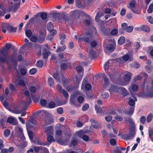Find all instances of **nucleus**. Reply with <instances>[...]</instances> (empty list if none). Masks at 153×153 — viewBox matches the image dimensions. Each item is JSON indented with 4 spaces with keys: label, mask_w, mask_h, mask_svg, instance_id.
Instances as JSON below:
<instances>
[{
    "label": "nucleus",
    "mask_w": 153,
    "mask_h": 153,
    "mask_svg": "<svg viewBox=\"0 0 153 153\" xmlns=\"http://www.w3.org/2000/svg\"><path fill=\"white\" fill-rule=\"evenodd\" d=\"M11 46L12 45L10 43H7L5 45L6 48H3L1 50H0V53L4 56V57L0 56V61L1 62L7 61L9 60V57L8 53V50L11 47Z\"/></svg>",
    "instance_id": "nucleus-1"
},
{
    "label": "nucleus",
    "mask_w": 153,
    "mask_h": 153,
    "mask_svg": "<svg viewBox=\"0 0 153 153\" xmlns=\"http://www.w3.org/2000/svg\"><path fill=\"white\" fill-rule=\"evenodd\" d=\"M92 39L91 35L90 33H85V35L80 36L78 38V40L80 42L84 41L89 44L90 41Z\"/></svg>",
    "instance_id": "nucleus-2"
},
{
    "label": "nucleus",
    "mask_w": 153,
    "mask_h": 153,
    "mask_svg": "<svg viewBox=\"0 0 153 153\" xmlns=\"http://www.w3.org/2000/svg\"><path fill=\"white\" fill-rule=\"evenodd\" d=\"M82 16H85L88 19L84 21V24L86 25H91L92 24V20L91 17L84 12H81Z\"/></svg>",
    "instance_id": "nucleus-3"
},
{
    "label": "nucleus",
    "mask_w": 153,
    "mask_h": 153,
    "mask_svg": "<svg viewBox=\"0 0 153 153\" xmlns=\"http://www.w3.org/2000/svg\"><path fill=\"white\" fill-rule=\"evenodd\" d=\"M41 50H43L42 54L44 58L45 59H47L49 53L47 49L45 48L40 47L38 48V50L39 51L38 53V55H41Z\"/></svg>",
    "instance_id": "nucleus-4"
},
{
    "label": "nucleus",
    "mask_w": 153,
    "mask_h": 153,
    "mask_svg": "<svg viewBox=\"0 0 153 153\" xmlns=\"http://www.w3.org/2000/svg\"><path fill=\"white\" fill-rule=\"evenodd\" d=\"M135 5V2L133 1L128 4L127 5V7L129 8L134 13L139 14V13H138V10L136 8Z\"/></svg>",
    "instance_id": "nucleus-5"
},
{
    "label": "nucleus",
    "mask_w": 153,
    "mask_h": 153,
    "mask_svg": "<svg viewBox=\"0 0 153 153\" xmlns=\"http://www.w3.org/2000/svg\"><path fill=\"white\" fill-rule=\"evenodd\" d=\"M115 44L107 45L105 48V51L106 53H110L113 52L115 48Z\"/></svg>",
    "instance_id": "nucleus-6"
},
{
    "label": "nucleus",
    "mask_w": 153,
    "mask_h": 153,
    "mask_svg": "<svg viewBox=\"0 0 153 153\" xmlns=\"http://www.w3.org/2000/svg\"><path fill=\"white\" fill-rule=\"evenodd\" d=\"M87 79H84L82 82V88H85L86 90H90L91 89V85L87 83Z\"/></svg>",
    "instance_id": "nucleus-7"
},
{
    "label": "nucleus",
    "mask_w": 153,
    "mask_h": 153,
    "mask_svg": "<svg viewBox=\"0 0 153 153\" xmlns=\"http://www.w3.org/2000/svg\"><path fill=\"white\" fill-rule=\"evenodd\" d=\"M53 16L55 18H56L57 16H59L61 18L65 20V22H68V23L70 22V21L68 19L66 18V15L63 13L58 14L56 13H54L53 14Z\"/></svg>",
    "instance_id": "nucleus-8"
},
{
    "label": "nucleus",
    "mask_w": 153,
    "mask_h": 153,
    "mask_svg": "<svg viewBox=\"0 0 153 153\" xmlns=\"http://www.w3.org/2000/svg\"><path fill=\"white\" fill-rule=\"evenodd\" d=\"M7 122L12 125H16L18 122L16 118L13 117H10L8 118Z\"/></svg>",
    "instance_id": "nucleus-9"
},
{
    "label": "nucleus",
    "mask_w": 153,
    "mask_h": 153,
    "mask_svg": "<svg viewBox=\"0 0 153 153\" xmlns=\"http://www.w3.org/2000/svg\"><path fill=\"white\" fill-rule=\"evenodd\" d=\"M122 58L125 61H127L128 60L131 61L133 59V55L132 53L128 52L127 54L123 56Z\"/></svg>",
    "instance_id": "nucleus-10"
},
{
    "label": "nucleus",
    "mask_w": 153,
    "mask_h": 153,
    "mask_svg": "<svg viewBox=\"0 0 153 153\" xmlns=\"http://www.w3.org/2000/svg\"><path fill=\"white\" fill-rule=\"evenodd\" d=\"M30 40L33 42H35L37 41L40 43H42L44 41L45 37L44 36L42 37L41 40H39L36 36L33 35L30 38Z\"/></svg>",
    "instance_id": "nucleus-11"
},
{
    "label": "nucleus",
    "mask_w": 153,
    "mask_h": 153,
    "mask_svg": "<svg viewBox=\"0 0 153 153\" xmlns=\"http://www.w3.org/2000/svg\"><path fill=\"white\" fill-rule=\"evenodd\" d=\"M132 76L131 73L126 71L125 72L124 76V79L126 81H129L131 79V77Z\"/></svg>",
    "instance_id": "nucleus-12"
},
{
    "label": "nucleus",
    "mask_w": 153,
    "mask_h": 153,
    "mask_svg": "<svg viewBox=\"0 0 153 153\" xmlns=\"http://www.w3.org/2000/svg\"><path fill=\"white\" fill-rule=\"evenodd\" d=\"M82 131H80L78 132V135L83 140L86 142H88L89 140V137L88 136L85 135H82Z\"/></svg>",
    "instance_id": "nucleus-13"
},
{
    "label": "nucleus",
    "mask_w": 153,
    "mask_h": 153,
    "mask_svg": "<svg viewBox=\"0 0 153 153\" xmlns=\"http://www.w3.org/2000/svg\"><path fill=\"white\" fill-rule=\"evenodd\" d=\"M45 132L48 135H51L53 134V129L52 126L46 128Z\"/></svg>",
    "instance_id": "nucleus-14"
},
{
    "label": "nucleus",
    "mask_w": 153,
    "mask_h": 153,
    "mask_svg": "<svg viewBox=\"0 0 153 153\" xmlns=\"http://www.w3.org/2000/svg\"><path fill=\"white\" fill-rule=\"evenodd\" d=\"M135 133L134 132H132L129 134H126L124 136V139L128 140L132 139L135 135Z\"/></svg>",
    "instance_id": "nucleus-15"
},
{
    "label": "nucleus",
    "mask_w": 153,
    "mask_h": 153,
    "mask_svg": "<svg viewBox=\"0 0 153 153\" xmlns=\"http://www.w3.org/2000/svg\"><path fill=\"white\" fill-rule=\"evenodd\" d=\"M30 124H32L34 125L36 124V121L34 118L33 117L30 118L28 122H27V127H30Z\"/></svg>",
    "instance_id": "nucleus-16"
},
{
    "label": "nucleus",
    "mask_w": 153,
    "mask_h": 153,
    "mask_svg": "<svg viewBox=\"0 0 153 153\" xmlns=\"http://www.w3.org/2000/svg\"><path fill=\"white\" fill-rule=\"evenodd\" d=\"M15 83L16 84H19V85L24 86H25V84L22 79H16L15 81Z\"/></svg>",
    "instance_id": "nucleus-17"
},
{
    "label": "nucleus",
    "mask_w": 153,
    "mask_h": 153,
    "mask_svg": "<svg viewBox=\"0 0 153 153\" xmlns=\"http://www.w3.org/2000/svg\"><path fill=\"white\" fill-rule=\"evenodd\" d=\"M82 12H80L79 11L77 10L73 11L72 12V16L75 18H79L80 17V14L82 15L81 13Z\"/></svg>",
    "instance_id": "nucleus-18"
},
{
    "label": "nucleus",
    "mask_w": 153,
    "mask_h": 153,
    "mask_svg": "<svg viewBox=\"0 0 153 153\" xmlns=\"http://www.w3.org/2000/svg\"><path fill=\"white\" fill-rule=\"evenodd\" d=\"M9 25L7 24L2 23L1 25V27L2 29V31L4 33H5L6 32V29L8 30V28L9 27Z\"/></svg>",
    "instance_id": "nucleus-19"
},
{
    "label": "nucleus",
    "mask_w": 153,
    "mask_h": 153,
    "mask_svg": "<svg viewBox=\"0 0 153 153\" xmlns=\"http://www.w3.org/2000/svg\"><path fill=\"white\" fill-rule=\"evenodd\" d=\"M142 30L146 32H149L150 31V28L147 25H142L141 26Z\"/></svg>",
    "instance_id": "nucleus-20"
},
{
    "label": "nucleus",
    "mask_w": 153,
    "mask_h": 153,
    "mask_svg": "<svg viewBox=\"0 0 153 153\" xmlns=\"http://www.w3.org/2000/svg\"><path fill=\"white\" fill-rule=\"evenodd\" d=\"M102 76L103 79V80L104 81V85L105 86H106L108 85V79L106 77L105 74H102Z\"/></svg>",
    "instance_id": "nucleus-21"
},
{
    "label": "nucleus",
    "mask_w": 153,
    "mask_h": 153,
    "mask_svg": "<svg viewBox=\"0 0 153 153\" xmlns=\"http://www.w3.org/2000/svg\"><path fill=\"white\" fill-rule=\"evenodd\" d=\"M134 100L130 99L129 100L128 103L130 106H134L135 104V101H137V99L135 97H134Z\"/></svg>",
    "instance_id": "nucleus-22"
},
{
    "label": "nucleus",
    "mask_w": 153,
    "mask_h": 153,
    "mask_svg": "<svg viewBox=\"0 0 153 153\" xmlns=\"http://www.w3.org/2000/svg\"><path fill=\"white\" fill-rule=\"evenodd\" d=\"M118 88L114 85H111L109 89L111 92H115L118 91Z\"/></svg>",
    "instance_id": "nucleus-23"
},
{
    "label": "nucleus",
    "mask_w": 153,
    "mask_h": 153,
    "mask_svg": "<svg viewBox=\"0 0 153 153\" xmlns=\"http://www.w3.org/2000/svg\"><path fill=\"white\" fill-rule=\"evenodd\" d=\"M55 103L53 101L50 102L48 105H46V107L49 108H53L56 107Z\"/></svg>",
    "instance_id": "nucleus-24"
},
{
    "label": "nucleus",
    "mask_w": 153,
    "mask_h": 153,
    "mask_svg": "<svg viewBox=\"0 0 153 153\" xmlns=\"http://www.w3.org/2000/svg\"><path fill=\"white\" fill-rule=\"evenodd\" d=\"M31 102V100L30 97H28L26 99V101L23 102L24 105L26 106L29 105Z\"/></svg>",
    "instance_id": "nucleus-25"
},
{
    "label": "nucleus",
    "mask_w": 153,
    "mask_h": 153,
    "mask_svg": "<svg viewBox=\"0 0 153 153\" xmlns=\"http://www.w3.org/2000/svg\"><path fill=\"white\" fill-rule=\"evenodd\" d=\"M16 2L14 4V9L15 11H16L20 6V1H16Z\"/></svg>",
    "instance_id": "nucleus-26"
},
{
    "label": "nucleus",
    "mask_w": 153,
    "mask_h": 153,
    "mask_svg": "<svg viewBox=\"0 0 153 153\" xmlns=\"http://www.w3.org/2000/svg\"><path fill=\"white\" fill-rule=\"evenodd\" d=\"M125 41V37L123 36H121L118 39V44L120 45H122L123 44Z\"/></svg>",
    "instance_id": "nucleus-27"
},
{
    "label": "nucleus",
    "mask_w": 153,
    "mask_h": 153,
    "mask_svg": "<svg viewBox=\"0 0 153 153\" xmlns=\"http://www.w3.org/2000/svg\"><path fill=\"white\" fill-rule=\"evenodd\" d=\"M102 15L103 14L100 11L97 13L96 16L95 17V21L97 22H98L99 20V19L101 16H102Z\"/></svg>",
    "instance_id": "nucleus-28"
},
{
    "label": "nucleus",
    "mask_w": 153,
    "mask_h": 153,
    "mask_svg": "<svg viewBox=\"0 0 153 153\" xmlns=\"http://www.w3.org/2000/svg\"><path fill=\"white\" fill-rule=\"evenodd\" d=\"M22 111V110H19L17 108H15L12 110L11 112L16 114H19L21 113Z\"/></svg>",
    "instance_id": "nucleus-29"
},
{
    "label": "nucleus",
    "mask_w": 153,
    "mask_h": 153,
    "mask_svg": "<svg viewBox=\"0 0 153 153\" xmlns=\"http://www.w3.org/2000/svg\"><path fill=\"white\" fill-rule=\"evenodd\" d=\"M53 27L54 26L51 22L49 23L47 25V28L49 30L51 31Z\"/></svg>",
    "instance_id": "nucleus-30"
},
{
    "label": "nucleus",
    "mask_w": 153,
    "mask_h": 153,
    "mask_svg": "<svg viewBox=\"0 0 153 153\" xmlns=\"http://www.w3.org/2000/svg\"><path fill=\"white\" fill-rule=\"evenodd\" d=\"M15 129L20 135H23L22 129V128H20L18 126H17L15 128Z\"/></svg>",
    "instance_id": "nucleus-31"
},
{
    "label": "nucleus",
    "mask_w": 153,
    "mask_h": 153,
    "mask_svg": "<svg viewBox=\"0 0 153 153\" xmlns=\"http://www.w3.org/2000/svg\"><path fill=\"white\" fill-rule=\"evenodd\" d=\"M34 143H36L37 145H40L46 146L48 145L47 143H43L41 142L39 139H37L36 140Z\"/></svg>",
    "instance_id": "nucleus-32"
},
{
    "label": "nucleus",
    "mask_w": 153,
    "mask_h": 153,
    "mask_svg": "<svg viewBox=\"0 0 153 153\" xmlns=\"http://www.w3.org/2000/svg\"><path fill=\"white\" fill-rule=\"evenodd\" d=\"M53 76L58 82H59L60 81V76L57 73L54 74Z\"/></svg>",
    "instance_id": "nucleus-33"
},
{
    "label": "nucleus",
    "mask_w": 153,
    "mask_h": 153,
    "mask_svg": "<svg viewBox=\"0 0 153 153\" xmlns=\"http://www.w3.org/2000/svg\"><path fill=\"white\" fill-rule=\"evenodd\" d=\"M66 48V47L65 45H63L61 47L58 46L57 49L56 50L57 52H59V51H62L65 50Z\"/></svg>",
    "instance_id": "nucleus-34"
},
{
    "label": "nucleus",
    "mask_w": 153,
    "mask_h": 153,
    "mask_svg": "<svg viewBox=\"0 0 153 153\" xmlns=\"http://www.w3.org/2000/svg\"><path fill=\"white\" fill-rule=\"evenodd\" d=\"M95 108L97 113H102V111L101 108L99 107L97 105H95Z\"/></svg>",
    "instance_id": "nucleus-35"
},
{
    "label": "nucleus",
    "mask_w": 153,
    "mask_h": 153,
    "mask_svg": "<svg viewBox=\"0 0 153 153\" xmlns=\"http://www.w3.org/2000/svg\"><path fill=\"white\" fill-rule=\"evenodd\" d=\"M48 83L50 86H53L54 85V82L53 79L50 77L48 79Z\"/></svg>",
    "instance_id": "nucleus-36"
},
{
    "label": "nucleus",
    "mask_w": 153,
    "mask_h": 153,
    "mask_svg": "<svg viewBox=\"0 0 153 153\" xmlns=\"http://www.w3.org/2000/svg\"><path fill=\"white\" fill-rule=\"evenodd\" d=\"M120 89L123 91V96L126 97L128 94V93L127 90L124 88H121Z\"/></svg>",
    "instance_id": "nucleus-37"
},
{
    "label": "nucleus",
    "mask_w": 153,
    "mask_h": 153,
    "mask_svg": "<svg viewBox=\"0 0 153 153\" xmlns=\"http://www.w3.org/2000/svg\"><path fill=\"white\" fill-rule=\"evenodd\" d=\"M153 118V115L152 114L150 113L147 116L146 118V121L148 123H149L152 120Z\"/></svg>",
    "instance_id": "nucleus-38"
},
{
    "label": "nucleus",
    "mask_w": 153,
    "mask_h": 153,
    "mask_svg": "<svg viewBox=\"0 0 153 153\" xmlns=\"http://www.w3.org/2000/svg\"><path fill=\"white\" fill-rule=\"evenodd\" d=\"M111 61L109 60L108 61H107L105 64L104 65V68L105 70V71H106V70H107L108 69V67L110 66V62Z\"/></svg>",
    "instance_id": "nucleus-39"
},
{
    "label": "nucleus",
    "mask_w": 153,
    "mask_h": 153,
    "mask_svg": "<svg viewBox=\"0 0 153 153\" xmlns=\"http://www.w3.org/2000/svg\"><path fill=\"white\" fill-rule=\"evenodd\" d=\"M47 16V15L45 13H42L40 14V17L43 20H45Z\"/></svg>",
    "instance_id": "nucleus-40"
},
{
    "label": "nucleus",
    "mask_w": 153,
    "mask_h": 153,
    "mask_svg": "<svg viewBox=\"0 0 153 153\" xmlns=\"http://www.w3.org/2000/svg\"><path fill=\"white\" fill-rule=\"evenodd\" d=\"M153 10V4H151L149 7V8L147 10V12L149 13H151L152 12Z\"/></svg>",
    "instance_id": "nucleus-41"
},
{
    "label": "nucleus",
    "mask_w": 153,
    "mask_h": 153,
    "mask_svg": "<svg viewBox=\"0 0 153 153\" xmlns=\"http://www.w3.org/2000/svg\"><path fill=\"white\" fill-rule=\"evenodd\" d=\"M43 62L42 60L38 61L36 63L37 66L39 68H41L43 65Z\"/></svg>",
    "instance_id": "nucleus-42"
},
{
    "label": "nucleus",
    "mask_w": 153,
    "mask_h": 153,
    "mask_svg": "<svg viewBox=\"0 0 153 153\" xmlns=\"http://www.w3.org/2000/svg\"><path fill=\"white\" fill-rule=\"evenodd\" d=\"M102 31L103 33L106 35H108L109 33L110 30L109 29H106L105 28H103L102 30Z\"/></svg>",
    "instance_id": "nucleus-43"
},
{
    "label": "nucleus",
    "mask_w": 153,
    "mask_h": 153,
    "mask_svg": "<svg viewBox=\"0 0 153 153\" xmlns=\"http://www.w3.org/2000/svg\"><path fill=\"white\" fill-rule=\"evenodd\" d=\"M134 106L130 107L129 108V111H127L128 112L127 113L129 114H132L134 111Z\"/></svg>",
    "instance_id": "nucleus-44"
},
{
    "label": "nucleus",
    "mask_w": 153,
    "mask_h": 153,
    "mask_svg": "<svg viewBox=\"0 0 153 153\" xmlns=\"http://www.w3.org/2000/svg\"><path fill=\"white\" fill-rule=\"evenodd\" d=\"M43 147L42 146H34V150L36 153H38L40 149H42Z\"/></svg>",
    "instance_id": "nucleus-45"
},
{
    "label": "nucleus",
    "mask_w": 153,
    "mask_h": 153,
    "mask_svg": "<svg viewBox=\"0 0 153 153\" xmlns=\"http://www.w3.org/2000/svg\"><path fill=\"white\" fill-rule=\"evenodd\" d=\"M29 137L31 140L33 138V132L30 130H27Z\"/></svg>",
    "instance_id": "nucleus-46"
},
{
    "label": "nucleus",
    "mask_w": 153,
    "mask_h": 153,
    "mask_svg": "<svg viewBox=\"0 0 153 153\" xmlns=\"http://www.w3.org/2000/svg\"><path fill=\"white\" fill-rule=\"evenodd\" d=\"M10 132L9 129H6L4 132V135L5 137H8L10 134Z\"/></svg>",
    "instance_id": "nucleus-47"
},
{
    "label": "nucleus",
    "mask_w": 153,
    "mask_h": 153,
    "mask_svg": "<svg viewBox=\"0 0 153 153\" xmlns=\"http://www.w3.org/2000/svg\"><path fill=\"white\" fill-rule=\"evenodd\" d=\"M25 33L26 36L28 38L30 37L32 34L31 31L29 30H26L25 31Z\"/></svg>",
    "instance_id": "nucleus-48"
},
{
    "label": "nucleus",
    "mask_w": 153,
    "mask_h": 153,
    "mask_svg": "<svg viewBox=\"0 0 153 153\" xmlns=\"http://www.w3.org/2000/svg\"><path fill=\"white\" fill-rule=\"evenodd\" d=\"M114 153H122L121 147H117L115 150L114 151Z\"/></svg>",
    "instance_id": "nucleus-49"
},
{
    "label": "nucleus",
    "mask_w": 153,
    "mask_h": 153,
    "mask_svg": "<svg viewBox=\"0 0 153 153\" xmlns=\"http://www.w3.org/2000/svg\"><path fill=\"white\" fill-rule=\"evenodd\" d=\"M131 88L133 91H136L138 89V87L136 85H133L131 86Z\"/></svg>",
    "instance_id": "nucleus-50"
},
{
    "label": "nucleus",
    "mask_w": 153,
    "mask_h": 153,
    "mask_svg": "<svg viewBox=\"0 0 153 153\" xmlns=\"http://www.w3.org/2000/svg\"><path fill=\"white\" fill-rule=\"evenodd\" d=\"M8 30L10 32H16V28H14L10 25L9 26V28H8Z\"/></svg>",
    "instance_id": "nucleus-51"
},
{
    "label": "nucleus",
    "mask_w": 153,
    "mask_h": 153,
    "mask_svg": "<svg viewBox=\"0 0 153 153\" xmlns=\"http://www.w3.org/2000/svg\"><path fill=\"white\" fill-rule=\"evenodd\" d=\"M77 100L79 103H82L84 101V98L83 97L80 96L78 97L77 98Z\"/></svg>",
    "instance_id": "nucleus-52"
},
{
    "label": "nucleus",
    "mask_w": 153,
    "mask_h": 153,
    "mask_svg": "<svg viewBox=\"0 0 153 153\" xmlns=\"http://www.w3.org/2000/svg\"><path fill=\"white\" fill-rule=\"evenodd\" d=\"M114 118L117 121H122L123 120V118L121 116L119 115L116 116Z\"/></svg>",
    "instance_id": "nucleus-53"
},
{
    "label": "nucleus",
    "mask_w": 153,
    "mask_h": 153,
    "mask_svg": "<svg viewBox=\"0 0 153 153\" xmlns=\"http://www.w3.org/2000/svg\"><path fill=\"white\" fill-rule=\"evenodd\" d=\"M133 27L132 26H128L126 30L128 33L131 32L133 30Z\"/></svg>",
    "instance_id": "nucleus-54"
},
{
    "label": "nucleus",
    "mask_w": 153,
    "mask_h": 153,
    "mask_svg": "<svg viewBox=\"0 0 153 153\" xmlns=\"http://www.w3.org/2000/svg\"><path fill=\"white\" fill-rule=\"evenodd\" d=\"M89 55L91 58L94 57L95 54V53L94 51L92 50V48H91V50L89 51Z\"/></svg>",
    "instance_id": "nucleus-55"
},
{
    "label": "nucleus",
    "mask_w": 153,
    "mask_h": 153,
    "mask_svg": "<svg viewBox=\"0 0 153 153\" xmlns=\"http://www.w3.org/2000/svg\"><path fill=\"white\" fill-rule=\"evenodd\" d=\"M41 105L43 106H46L47 101L45 100H42L40 101Z\"/></svg>",
    "instance_id": "nucleus-56"
},
{
    "label": "nucleus",
    "mask_w": 153,
    "mask_h": 153,
    "mask_svg": "<svg viewBox=\"0 0 153 153\" xmlns=\"http://www.w3.org/2000/svg\"><path fill=\"white\" fill-rule=\"evenodd\" d=\"M146 120V117L144 116H142L140 118V123L142 124H144L145 123Z\"/></svg>",
    "instance_id": "nucleus-57"
},
{
    "label": "nucleus",
    "mask_w": 153,
    "mask_h": 153,
    "mask_svg": "<svg viewBox=\"0 0 153 153\" xmlns=\"http://www.w3.org/2000/svg\"><path fill=\"white\" fill-rule=\"evenodd\" d=\"M134 49L138 50L140 48V45L139 43L137 42H135L134 44Z\"/></svg>",
    "instance_id": "nucleus-58"
},
{
    "label": "nucleus",
    "mask_w": 153,
    "mask_h": 153,
    "mask_svg": "<svg viewBox=\"0 0 153 153\" xmlns=\"http://www.w3.org/2000/svg\"><path fill=\"white\" fill-rule=\"evenodd\" d=\"M27 73V70L24 68H22L20 70V73L22 75H25Z\"/></svg>",
    "instance_id": "nucleus-59"
},
{
    "label": "nucleus",
    "mask_w": 153,
    "mask_h": 153,
    "mask_svg": "<svg viewBox=\"0 0 153 153\" xmlns=\"http://www.w3.org/2000/svg\"><path fill=\"white\" fill-rule=\"evenodd\" d=\"M36 69L35 68H33L29 71V73L31 75L35 74L36 72Z\"/></svg>",
    "instance_id": "nucleus-60"
},
{
    "label": "nucleus",
    "mask_w": 153,
    "mask_h": 153,
    "mask_svg": "<svg viewBox=\"0 0 153 153\" xmlns=\"http://www.w3.org/2000/svg\"><path fill=\"white\" fill-rule=\"evenodd\" d=\"M149 138L151 140L152 139V136L153 135V130L151 129L149 131Z\"/></svg>",
    "instance_id": "nucleus-61"
},
{
    "label": "nucleus",
    "mask_w": 153,
    "mask_h": 153,
    "mask_svg": "<svg viewBox=\"0 0 153 153\" xmlns=\"http://www.w3.org/2000/svg\"><path fill=\"white\" fill-rule=\"evenodd\" d=\"M36 88L34 86H31L29 88V90L31 93H34L36 92Z\"/></svg>",
    "instance_id": "nucleus-62"
},
{
    "label": "nucleus",
    "mask_w": 153,
    "mask_h": 153,
    "mask_svg": "<svg viewBox=\"0 0 153 153\" xmlns=\"http://www.w3.org/2000/svg\"><path fill=\"white\" fill-rule=\"evenodd\" d=\"M89 105L87 104H85L82 107V110L83 111L86 110L89 108Z\"/></svg>",
    "instance_id": "nucleus-63"
},
{
    "label": "nucleus",
    "mask_w": 153,
    "mask_h": 153,
    "mask_svg": "<svg viewBox=\"0 0 153 153\" xmlns=\"http://www.w3.org/2000/svg\"><path fill=\"white\" fill-rule=\"evenodd\" d=\"M147 19L149 23L153 24V18L151 16H148L147 17Z\"/></svg>",
    "instance_id": "nucleus-64"
}]
</instances>
